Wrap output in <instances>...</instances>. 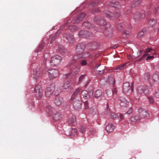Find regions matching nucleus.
<instances>
[{"label": "nucleus", "instance_id": "obj_1", "mask_svg": "<svg viewBox=\"0 0 159 159\" xmlns=\"http://www.w3.org/2000/svg\"><path fill=\"white\" fill-rule=\"evenodd\" d=\"M94 22L100 25L101 28L98 29V31L102 33H106V35L108 36H111L113 32L112 28L110 25L107 24V22L102 17L99 16H95L93 19Z\"/></svg>", "mask_w": 159, "mask_h": 159}, {"label": "nucleus", "instance_id": "obj_2", "mask_svg": "<svg viewBox=\"0 0 159 159\" xmlns=\"http://www.w3.org/2000/svg\"><path fill=\"white\" fill-rule=\"evenodd\" d=\"M70 69L71 70L70 73L64 75V78L66 79L70 77L75 76L78 73L80 70L79 65L71 66Z\"/></svg>", "mask_w": 159, "mask_h": 159}, {"label": "nucleus", "instance_id": "obj_3", "mask_svg": "<svg viewBox=\"0 0 159 159\" xmlns=\"http://www.w3.org/2000/svg\"><path fill=\"white\" fill-rule=\"evenodd\" d=\"M34 95L38 99H40L42 98L43 95V91L39 85H36L34 89Z\"/></svg>", "mask_w": 159, "mask_h": 159}, {"label": "nucleus", "instance_id": "obj_4", "mask_svg": "<svg viewBox=\"0 0 159 159\" xmlns=\"http://www.w3.org/2000/svg\"><path fill=\"white\" fill-rule=\"evenodd\" d=\"M105 15L107 18L111 20H113L119 17L120 14L119 12H116L114 15L112 12L109 11H107L105 12Z\"/></svg>", "mask_w": 159, "mask_h": 159}, {"label": "nucleus", "instance_id": "obj_5", "mask_svg": "<svg viewBox=\"0 0 159 159\" xmlns=\"http://www.w3.org/2000/svg\"><path fill=\"white\" fill-rule=\"evenodd\" d=\"M62 60L61 57L56 55L51 57L50 61L51 65L52 66H56L58 65Z\"/></svg>", "mask_w": 159, "mask_h": 159}, {"label": "nucleus", "instance_id": "obj_6", "mask_svg": "<svg viewBox=\"0 0 159 159\" xmlns=\"http://www.w3.org/2000/svg\"><path fill=\"white\" fill-rule=\"evenodd\" d=\"M137 91L139 94L143 93L145 95H147L149 93L148 87V86H145L144 87L142 86H139L138 88Z\"/></svg>", "mask_w": 159, "mask_h": 159}, {"label": "nucleus", "instance_id": "obj_7", "mask_svg": "<svg viewBox=\"0 0 159 159\" xmlns=\"http://www.w3.org/2000/svg\"><path fill=\"white\" fill-rule=\"evenodd\" d=\"M48 73L50 79L56 78L58 76V71L54 69H49Z\"/></svg>", "mask_w": 159, "mask_h": 159}, {"label": "nucleus", "instance_id": "obj_8", "mask_svg": "<svg viewBox=\"0 0 159 159\" xmlns=\"http://www.w3.org/2000/svg\"><path fill=\"white\" fill-rule=\"evenodd\" d=\"M55 89V84H52L47 88L46 90L45 95L47 97H49L53 93Z\"/></svg>", "mask_w": 159, "mask_h": 159}, {"label": "nucleus", "instance_id": "obj_9", "mask_svg": "<svg viewBox=\"0 0 159 159\" xmlns=\"http://www.w3.org/2000/svg\"><path fill=\"white\" fill-rule=\"evenodd\" d=\"M79 36L81 38H88L93 35L92 33L86 30H81L79 33Z\"/></svg>", "mask_w": 159, "mask_h": 159}, {"label": "nucleus", "instance_id": "obj_10", "mask_svg": "<svg viewBox=\"0 0 159 159\" xmlns=\"http://www.w3.org/2000/svg\"><path fill=\"white\" fill-rule=\"evenodd\" d=\"M123 92L125 93H127L130 90V92L133 91V89L131 87L129 83L128 82H125L124 83L123 85Z\"/></svg>", "mask_w": 159, "mask_h": 159}, {"label": "nucleus", "instance_id": "obj_11", "mask_svg": "<svg viewBox=\"0 0 159 159\" xmlns=\"http://www.w3.org/2000/svg\"><path fill=\"white\" fill-rule=\"evenodd\" d=\"M64 36L70 43L72 44L75 41V39L73 35L69 33H66Z\"/></svg>", "mask_w": 159, "mask_h": 159}, {"label": "nucleus", "instance_id": "obj_12", "mask_svg": "<svg viewBox=\"0 0 159 159\" xmlns=\"http://www.w3.org/2000/svg\"><path fill=\"white\" fill-rule=\"evenodd\" d=\"M82 102L79 100H76L73 103V106L75 109L78 110L81 109L82 107Z\"/></svg>", "mask_w": 159, "mask_h": 159}, {"label": "nucleus", "instance_id": "obj_13", "mask_svg": "<svg viewBox=\"0 0 159 159\" xmlns=\"http://www.w3.org/2000/svg\"><path fill=\"white\" fill-rule=\"evenodd\" d=\"M145 17L144 12V11L141 12H137L134 15V19L136 20H138L140 19L144 18Z\"/></svg>", "mask_w": 159, "mask_h": 159}, {"label": "nucleus", "instance_id": "obj_14", "mask_svg": "<svg viewBox=\"0 0 159 159\" xmlns=\"http://www.w3.org/2000/svg\"><path fill=\"white\" fill-rule=\"evenodd\" d=\"M120 105L122 107H126L129 104V102L124 98H120Z\"/></svg>", "mask_w": 159, "mask_h": 159}, {"label": "nucleus", "instance_id": "obj_15", "mask_svg": "<svg viewBox=\"0 0 159 159\" xmlns=\"http://www.w3.org/2000/svg\"><path fill=\"white\" fill-rule=\"evenodd\" d=\"M108 6H110L112 7L116 8V9L119 8L120 5L119 2L117 1H113L112 2H109L107 4Z\"/></svg>", "mask_w": 159, "mask_h": 159}, {"label": "nucleus", "instance_id": "obj_16", "mask_svg": "<svg viewBox=\"0 0 159 159\" xmlns=\"http://www.w3.org/2000/svg\"><path fill=\"white\" fill-rule=\"evenodd\" d=\"M85 45L83 43L78 44L76 47V51L77 52H79L83 51L85 48Z\"/></svg>", "mask_w": 159, "mask_h": 159}, {"label": "nucleus", "instance_id": "obj_17", "mask_svg": "<svg viewBox=\"0 0 159 159\" xmlns=\"http://www.w3.org/2000/svg\"><path fill=\"white\" fill-rule=\"evenodd\" d=\"M85 16V14L83 12L81 13L76 19L74 22L75 23H79L80 21L83 20V18Z\"/></svg>", "mask_w": 159, "mask_h": 159}, {"label": "nucleus", "instance_id": "obj_18", "mask_svg": "<svg viewBox=\"0 0 159 159\" xmlns=\"http://www.w3.org/2000/svg\"><path fill=\"white\" fill-rule=\"evenodd\" d=\"M139 113L142 112V115H141V116L142 117L145 118L147 117L149 115L148 111H145L141 107L139 108Z\"/></svg>", "mask_w": 159, "mask_h": 159}, {"label": "nucleus", "instance_id": "obj_19", "mask_svg": "<svg viewBox=\"0 0 159 159\" xmlns=\"http://www.w3.org/2000/svg\"><path fill=\"white\" fill-rule=\"evenodd\" d=\"M89 46L91 47V49H95L97 48L98 46V42H93L92 43H89L86 45V47Z\"/></svg>", "mask_w": 159, "mask_h": 159}, {"label": "nucleus", "instance_id": "obj_20", "mask_svg": "<svg viewBox=\"0 0 159 159\" xmlns=\"http://www.w3.org/2000/svg\"><path fill=\"white\" fill-rule=\"evenodd\" d=\"M82 58V56L80 53L75 55L73 58V59L70 62V65H71L76 62V61L78 59H81Z\"/></svg>", "mask_w": 159, "mask_h": 159}, {"label": "nucleus", "instance_id": "obj_21", "mask_svg": "<svg viewBox=\"0 0 159 159\" xmlns=\"http://www.w3.org/2000/svg\"><path fill=\"white\" fill-rule=\"evenodd\" d=\"M53 116L54 119L57 120L61 119V113L57 111L53 113Z\"/></svg>", "mask_w": 159, "mask_h": 159}, {"label": "nucleus", "instance_id": "obj_22", "mask_svg": "<svg viewBox=\"0 0 159 159\" xmlns=\"http://www.w3.org/2000/svg\"><path fill=\"white\" fill-rule=\"evenodd\" d=\"M140 118L138 116H135L130 118L129 121L132 123H135L140 120Z\"/></svg>", "mask_w": 159, "mask_h": 159}, {"label": "nucleus", "instance_id": "obj_23", "mask_svg": "<svg viewBox=\"0 0 159 159\" xmlns=\"http://www.w3.org/2000/svg\"><path fill=\"white\" fill-rule=\"evenodd\" d=\"M115 128V126L113 124H109L107 125L106 128V130L108 132L112 131Z\"/></svg>", "mask_w": 159, "mask_h": 159}, {"label": "nucleus", "instance_id": "obj_24", "mask_svg": "<svg viewBox=\"0 0 159 159\" xmlns=\"http://www.w3.org/2000/svg\"><path fill=\"white\" fill-rule=\"evenodd\" d=\"M68 122L70 125H74L76 124V117L73 116L68 120Z\"/></svg>", "mask_w": 159, "mask_h": 159}, {"label": "nucleus", "instance_id": "obj_25", "mask_svg": "<svg viewBox=\"0 0 159 159\" xmlns=\"http://www.w3.org/2000/svg\"><path fill=\"white\" fill-rule=\"evenodd\" d=\"M81 89L80 88H78L75 91L74 93L72 95L71 97L70 98L71 100H73L77 96L78 93L80 91Z\"/></svg>", "mask_w": 159, "mask_h": 159}, {"label": "nucleus", "instance_id": "obj_26", "mask_svg": "<svg viewBox=\"0 0 159 159\" xmlns=\"http://www.w3.org/2000/svg\"><path fill=\"white\" fill-rule=\"evenodd\" d=\"M147 31V28H144L141 30L138 34V38H140L145 34Z\"/></svg>", "mask_w": 159, "mask_h": 159}, {"label": "nucleus", "instance_id": "obj_27", "mask_svg": "<svg viewBox=\"0 0 159 159\" xmlns=\"http://www.w3.org/2000/svg\"><path fill=\"white\" fill-rule=\"evenodd\" d=\"M108 82L111 86H113L115 84V80L113 77H109Z\"/></svg>", "mask_w": 159, "mask_h": 159}, {"label": "nucleus", "instance_id": "obj_28", "mask_svg": "<svg viewBox=\"0 0 159 159\" xmlns=\"http://www.w3.org/2000/svg\"><path fill=\"white\" fill-rule=\"evenodd\" d=\"M62 102V99L61 98H56L54 101V103L56 105L59 106L61 105Z\"/></svg>", "mask_w": 159, "mask_h": 159}, {"label": "nucleus", "instance_id": "obj_29", "mask_svg": "<svg viewBox=\"0 0 159 159\" xmlns=\"http://www.w3.org/2000/svg\"><path fill=\"white\" fill-rule=\"evenodd\" d=\"M102 95V91L99 90L98 89L96 91L95 93L94 96L96 98H98Z\"/></svg>", "mask_w": 159, "mask_h": 159}, {"label": "nucleus", "instance_id": "obj_30", "mask_svg": "<svg viewBox=\"0 0 159 159\" xmlns=\"http://www.w3.org/2000/svg\"><path fill=\"white\" fill-rule=\"evenodd\" d=\"M88 91L86 90L83 91L81 94V98H84L85 99L87 98L88 94Z\"/></svg>", "mask_w": 159, "mask_h": 159}, {"label": "nucleus", "instance_id": "obj_31", "mask_svg": "<svg viewBox=\"0 0 159 159\" xmlns=\"http://www.w3.org/2000/svg\"><path fill=\"white\" fill-rule=\"evenodd\" d=\"M83 25L88 28H93L94 27V25H92L89 22L86 21L84 22L83 24Z\"/></svg>", "mask_w": 159, "mask_h": 159}, {"label": "nucleus", "instance_id": "obj_32", "mask_svg": "<svg viewBox=\"0 0 159 159\" xmlns=\"http://www.w3.org/2000/svg\"><path fill=\"white\" fill-rule=\"evenodd\" d=\"M148 20H149V24L152 27L153 26V25H154L156 22V20L155 19L148 18Z\"/></svg>", "mask_w": 159, "mask_h": 159}, {"label": "nucleus", "instance_id": "obj_33", "mask_svg": "<svg viewBox=\"0 0 159 159\" xmlns=\"http://www.w3.org/2000/svg\"><path fill=\"white\" fill-rule=\"evenodd\" d=\"M111 112L109 108L108 107V104H107V108L105 109L104 111V113L105 115H106L108 116L110 115V114Z\"/></svg>", "mask_w": 159, "mask_h": 159}, {"label": "nucleus", "instance_id": "obj_34", "mask_svg": "<svg viewBox=\"0 0 159 159\" xmlns=\"http://www.w3.org/2000/svg\"><path fill=\"white\" fill-rule=\"evenodd\" d=\"M80 54L82 56V58H84L89 57L90 55V53L89 52H85L81 53Z\"/></svg>", "mask_w": 159, "mask_h": 159}, {"label": "nucleus", "instance_id": "obj_35", "mask_svg": "<svg viewBox=\"0 0 159 159\" xmlns=\"http://www.w3.org/2000/svg\"><path fill=\"white\" fill-rule=\"evenodd\" d=\"M70 86V82L67 81L65 82L63 85V88L64 89H67Z\"/></svg>", "mask_w": 159, "mask_h": 159}, {"label": "nucleus", "instance_id": "obj_36", "mask_svg": "<svg viewBox=\"0 0 159 159\" xmlns=\"http://www.w3.org/2000/svg\"><path fill=\"white\" fill-rule=\"evenodd\" d=\"M126 66V63H125L120 65L119 66L116 67V70H122L125 68Z\"/></svg>", "mask_w": 159, "mask_h": 159}, {"label": "nucleus", "instance_id": "obj_37", "mask_svg": "<svg viewBox=\"0 0 159 159\" xmlns=\"http://www.w3.org/2000/svg\"><path fill=\"white\" fill-rule=\"evenodd\" d=\"M68 29L72 31H74L75 30H77L79 29L77 26L73 25L69 26Z\"/></svg>", "mask_w": 159, "mask_h": 159}, {"label": "nucleus", "instance_id": "obj_38", "mask_svg": "<svg viewBox=\"0 0 159 159\" xmlns=\"http://www.w3.org/2000/svg\"><path fill=\"white\" fill-rule=\"evenodd\" d=\"M153 80L154 83L155 84H157L159 83V79L158 76L155 75L153 76Z\"/></svg>", "mask_w": 159, "mask_h": 159}, {"label": "nucleus", "instance_id": "obj_39", "mask_svg": "<svg viewBox=\"0 0 159 159\" xmlns=\"http://www.w3.org/2000/svg\"><path fill=\"white\" fill-rule=\"evenodd\" d=\"M124 26V24L122 23H121L118 24L117 28L119 31H121L123 28Z\"/></svg>", "mask_w": 159, "mask_h": 159}, {"label": "nucleus", "instance_id": "obj_40", "mask_svg": "<svg viewBox=\"0 0 159 159\" xmlns=\"http://www.w3.org/2000/svg\"><path fill=\"white\" fill-rule=\"evenodd\" d=\"M86 128L84 125H81L79 128V131L81 133H84L85 131Z\"/></svg>", "mask_w": 159, "mask_h": 159}, {"label": "nucleus", "instance_id": "obj_41", "mask_svg": "<svg viewBox=\"0 0 159 159\" xmlns=\"http://www.w3.org/2000/svg\"><path fill=\"white\" fill-rule=\"evenodd\" d=\"M53 110V108L50 105L47 106L46 109V111L49 113H50Z\"/></svg>", "mask_w": 159, "mask_h": 159}, {"label": "nucleus", "instance_id": "obj_42", "mask_svg": "<svg viewBox=\"0 0 159 159\" xmlns=\"http://www.w3.org/2000/svg\"><path fill=\"white\" fill-rule=\"evenodd\" d=\"M144 79L147 80H148L150 81V80H149L150 77V73L148 72L146 73L144 75Z\"/></svg>", "mask_w": 159, "mask_h": 159}, {"label": "nucleus", "instance_id": "obj_43", "mask_svg": "<svg viewBox=\"0 0 159 159\" xmlns=\"http://www.w3.org/2000/svg\"><path fill=\"white\" fill-rule=\"evenodd\" d=\"M153 12L155 14H156L159 11V7L157 5H155L153 6Z\"/></svg>", "mask_w": 159, "mask_h": 159}, {"label": "nucleus", "instance_id": "obj_44", "mask_svg": "<svg viewBox=\"0 0 159 159\" xmlns=\"http://www.w3.org/2000/svg\"><path fill=\"white\" fill-rule=\"evenodd\" d=\"M109 116L111 119H113L117 117L118 116L115 113L111 112L110 114V115H109Z\"/></svg>", "mask_w": 159, "mask_h": 159}, {"label": "nucleus", "instance_id": "obj_45", "mask_svg": "<svg viewBox=\"0 0 159 159\" xmlns=\"http://www.w3.org/2000/svg\"><path fill=\"white\" fill-rule=\"evenodd\" d=\"M89 129V133L91 135H93L95 134L96 131L94 129L91 128L90 129Z\"/></svg>", "mask_w": 159, "mask_h": 159}, {"label": "nucleus", "instance_id": "obj_46", "mask_svg": "<svg viewBox=\"0 0 159 159\" xmlns=\"http://www.w3.org/2000/svg\"><path fill=\"white\" fill-rule=\"evenodd\" d=\"M105 93L107 96H110L112 95V90L110 89H107L105 90Z\"/></svg>", "mask_w": 159, "mask_h": 159}, {"label": "nucleus", "instance_id": "obj_47", "mask_svg": "<svg viewBox=\"0 0 159 159\" xmlns=\"http://www.w3.org/2000/svg\"><path fill=\"white\" fill-rule=\"evenodd\" d=\"M154 96L157 98H159V90H157L154 93Z\"/></svg>", "mask_w": 159, "mask_h": 159}, {"label": "nucleus", "instance_id": "obj_48", "mask_svg": "<svg viewBox=\"0 0 159 159\" xmlns=\"http://www.w3.org/2000/svg\"><path fill=\"white\" fill-rule=\"evenodd\" d=\"M77 130L76 129H72L71 130V135H75L77 134Z\"/></svg>", "mask_w": 159, "mask_h": 159}, {"label": "nucleus", "instance_id": "obj_49", "mask_svg": "<svg viewBox=\"0 0 159 159\" xmlns=\"http://www.w3.org/2000/svg\"><path fill=\"white\" fill-rule=\"evenodd\" d=\"M43 44H40L39 47L37 49V52H39L41 50H42L43 48Z\"/></svg>", "mask_w": 159, "mask_h": 159}, {"label": "nucleus", "instance_id": "obj_50", "mask_svg": "<svg viewBox=\"0 0 159 159\" xmlns=\"http://www.w3.org/2000/svg\"><path fill=\"white\" fill-rule=\"evenodd\" d=\"M129 31L127 30H124L123 31V34L127 37L129 35Z\"/></svg>", "mask_w": 159, "mask_h": 159}, {"label": "nucleus", "instance_id": "obj_51", "mask_svg": "<svg viewBox=\"0 0 159 159\" xmlns=\"http://www.w3.org/2000/svg\"><path fill=\"white\" fill-rule=\"evenodd\" d=\"M112 90V95L115 94H116L117 93V89L116 88H114L113 89H111Z\"/></svg>", "mask_w": 159, "mask_h": 159}, {"label": "nucleus", "instance_id": "obj_52", "mask_svg": "<svg viewBox=\"0 0 159 159\" xmlns=\"http://www.w3.org/2000/svg\"><path fill=\"white\" fill-rule=\"evenodd\" d=\"M61 33V30H58L54 35L55 37V38H56Z\"/></svg>", "mask_w": 159, "mask_h": 159}, {"label": "nucleus", "instance_id": "obj_53", "mask_svg": "<svg viewBox=\"0 0 159 159\" xmlns=\"http://www.w3.org/2000/svg\"><path fill=\"white\" fill-rule=\"evenodd\" d=\"M35 75L36 76H37V77H39L40 76V72L39 69L36 70Z\"/></svg>", "mask_w": 159, "mask_h": 159}, {"label": "nucleus", "instance_id": "obj_54", "mask_svg": "<svg viewBox=\"0 0 159 159\" xmlns=\"http://www.w3.org/2000/svg\"><path fill=\"white\" fill-rule=\"evenodd\" d=\"M87 64V62L86 60H82L81 62V65L82 66H85Z\"/></svg>", "mask_w": 159, "mask_h": 159}, {"label": "nucleus", "instance_id": "obj_55", "mask_svg": "<svg viewBox=\"0 0 159 159\" xmlns=\"http://www.w3.org/2000/svg\"><path fill=\"white\" fill-rule=\"evenodd\" d=\"M148 98L149 99L150 102L151 103H153V100L152 97L150 96H149L148 97Z\"/></svg>", "mask_w": 159, "mask_h": 159}, {"label": "nucleus", "instance_id": "obj_56", "mask_svg": "<svg viewBox=\"0 0 159 159\" xmlns=\"http://www.w3.org/2000/svg\"><path fill=\"white\" fill-rule=\"evenodd\" d=\"M85 108V109H88L89 108V104L88 102L86 101L85 102L84 104Z\"/></svg>", "mask_w": 159, "mask_h": 159}, {"label": "nucleus", "instance_id": "obj_57", "mask_svg": "<svg viewBox=\"0 0 159 159\" xmlns=\"http://www.w3.org/2000/svg\"><path fill=\"white\" fill-rule=\"evenodd\" d=\"M133 111V110L132 108H130L128 111H127V113L129 114H131Z\"/></svg>", "mask_w": 159, "mask_h": 159}, {"label": "nucleus", "instance_id": "obj_58", "mask_svg": "<svg viewBox=\"0 0 159 159\" xmlns=\"http://www.w3.org/2000/svg\"><path fill=\"white\" fill-rule=\"evenodd\" d=\"M153 58H154V56H148L147 57L146 60H150Z\"/></svg>", "mask_w": 159, "mask_h": 159}, {"label": "nucleus", "instance_id": "obj_59", "mask_svg": "<svg viewBox=\"0 0 159 159\" xmlns=\"http://www.w3.org/2000/svg\"><path fill=\"white\" fill-rule=\"evenodd\" d=\"M93 91H91L89 92V98H91L93 96Z\"/></svg>", "mask_w": 159, "mask_h": 159}, {"label": "nucleus", "instance_id": "obj_60", "mask_svg": "<svg viewBox=\"0 0 159 159\" xmlns=\"http://www.w3.org/2000/svg\"><path fill=\"white\" fill-rule=\"evenodd\" d=\"M56 38H55V37L53 36V37L52 38L50 43H52L55 39Z\"/></svg>", "mask_w": 159, "mask_h": 159}, {"label": "nucleus", "instance_id": "obj_61", "mask_svg": "<svg viewBox=\"0 0 159 159\" xmlns=\"http://www.w3.org/2000/svg\"><path fill=\"white\" fill-rule=\"evenodd\" d=\"M151 48H148L146 50V51L145 53H147L151 51Z\"/></svg>", "mask_w": 159, "mask_h": 159}, {"label": "nucleus", "instance_id": "obj_62", "mask_svg": "<svg viewBox=\"0 0 159 159\" xmlns=\"http://www.w3.org/2000/svg\"><path fill=\"white\" fill-rule=\"evenodd\" d=\"M120 118L121 120H123L124 119V116L121 114H120Z\"/></svg>", "mask_w": 159, "mask_h": 159}, {"label": "nucleus", "instance_id": "obj_63", "mask_svg": "<svg viewBox=\"0 0 159 159\" xmlns=\"http://www.w3.org/2000/svg\"><path fill=\"white\" fill-rule=\"evenodd\" d=\"M94 11L95 12L98 13L100 11V10L98 8H95Z\"/></svg>", "mask_w": 159, "mask_h": 159}, {"label": "nucleus", "instance_id": "obj_64", "mask_svg": "<svg viewBox=\"0 0 159 159\" xmlns=\"http://www.w3.org/2000/svg\"><path fill=\"white\" fill-rule=\"evenodd\" d=\"M84 78V75H82L80 76V77L79 78V81H81L82 79H83Z\"/></svg>", "mask_w": 159, "mask_h": 159}]
</instances>
